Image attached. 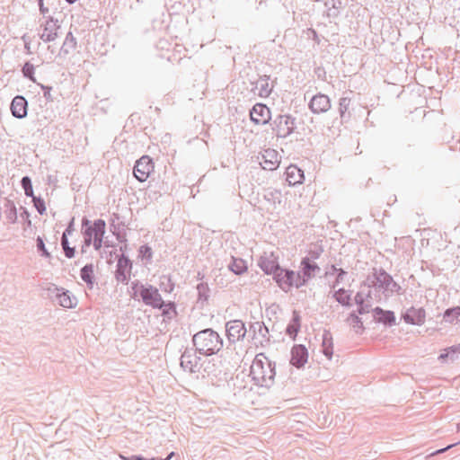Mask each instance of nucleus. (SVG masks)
Listing matches in <instances>:
<instances>
[{
  "mask_svg": "<svg viewBox=\"0 0 460 460\" xmlns=\"http://www.w3.org/2000/svg\"><path fill=\"white\" fill-rule=\"evenodd\" d=\"M265 198L268 200H273L274 203L280 204L281 203V198H282L281 191L278 190H268L266 192V194H265Z\"/></svg>",
  "mask_w": 460,
  "mask_h": 460,
  "instance_id": "58836bf2",
  "label": "nucleus"
},
{
  "mask_svg": "<svg viewBox=\"0 0 460 460\" xmlns=\"http://www.w3.org/2000/svg\"><path fill=\"white\" fill-rule=\"evenodd\" d=\"M457 353H460V343L445 349V352L440 354L438 359L445 360L446 358H450V359L454 361L456 359L455 355Z\"/></svg>",
  "mask_w": 460,
  "mask_h": 460,
  "instance_id": "72a5a7b5",
  "label": "nucleus"
},
{
  "mask_svg": "<svg viewBox=\"0 0 460 460\" xmlns=\"http://www.w3.org/2000/svg\"><path fill=\"white\" fill-rule=\"evenodd\" d=\"M204 286L201 284V285H199L198 286V289H199V293L200 294L201 293V290L204 289Z\"/></svg>",
  "mask_w": 460,
  "mask_h": 460,
  "instance_id": "13d9d810",
  "label": "nucleus"
},
{
  "mask_svg": "<svg viewBox=\"0 0 460 460\" xmlns=\"http://www.w3.org/2000/svg\"><path fill=\"white\" fill-rule=\"evenodd\" d=\"M300 327L299 326H296L295 325L294 323H289L287 327V333L292 337V338H295L297 332L299 331Z\"/></svg>",
  "mask_w": 460,
  "mask_h": 460,
  "instance_id": "49530a36",
  "label": "nucleus"
},
{
  "mask_svg": "<svg viewBox=\"0 0 460 460\" xmlns=\"http://www.w3.org/2000/svg\"><path fill=\"white\" fill-rule=\"evenodd\" d=\"M457 430L460 431V422L457 424Z\"/></svg>",
  "mask_w": 460,
  "mask_h": 460,
  "instance_id": "680f3d73",
  "label": "nucleus"
},
{
  "mask_svg": "<svg viewBox=\"0 0 460 460\" xmlns=\"http://www.w3.org/2000/svg\"><path fill=\"white\" fill-rule=\"evenodd\" d=\"M73 225H74V219L71 220V222L69 223L68 226L66 227L65 232L63 233V234H66V237H67V235H69V234H71L73 233V231H74Z\"/></svg>",
  "mask_w": 460,
  "mask_h": 460,
  "instance_id": "8fccbe9b",
  "label": "nucleus"
},
{
  "mask_svg": "<svg viewBox=\"0 0 460 460\" xmlns=\"http://www.w3.org/2000/svg\"><path fill=\"white\" fill-rule=\"evenodd\" d=\"M161 309H163V314L169 319L175 314V310L172 303H164V305Z\"/></svg>",
  "mask_w": 460,
  "mask_h": 460,
  "instance_id": "37998d69",
  "label": "nucleus"
},
{
  "mask_svg": "<svg viewBox=\"0 0 460 460\" xmlns=\"http://www.w3.org/2000/svg\"><path fill=\"white\" fill-rule=\"evenodd\" d=\"M69 4H74L76 0H66Z\"/></svg>",
  "mask_w": 460,
  "mask_h": 460,
  "instance_id": "bf43d9fd",
  "label": "nucleus"
},
{
  "mask_svg": "<svg viewBox=\"0 0 460 460\" xmlns=\"http://www.w3.org/2000/svg\"><path fill=\"white\" fill-rule=\"evenodd\" d=\"M40 10L42 13H48V8L44 7L43 4H40Z\"/></svg>",
  "mask_w": 460,
  "mask_h": 460,
  "instance_id": "5fc2aeb1",
  "label": "nucleus"
},
{
  "mask_svg": "<svg viewBox=\"0 0 460 460\" xmlns=\"http://www.w3.org/2000/svg\"><path fill=\"white\" fill-rule=\"evenodd\" d=\"M286 175L289 185H296L303 182L304 172L296 165H289L286 170Z\"/></svg>",
  "mask_w": 460,
  "mask_h": 460,
  "instance_id": "4be33fe9",
  "label": "nucleus"
},
{
  "mask_svg": "<svg viewBox=\"0 0 460 460\" xmlns=\"http://www.w3.org/2000/svg\"><path fill=\"white\" fill-rule=\"evenodd\" d=\"M56 300L59 305L65 308H73L76 305L75 297L71 296L69 291L55 288Z\"/></svg>",
  "mask_w": 460,
  "mask_h": 460,
  "instance_id": "412c9836",
  "label": "nucleus"
},
{
  "mask_svg": "<svg viewBox=\"0 0 460 460\" xmlns=\"http://www.w3.org/2000/svg\"><path fill=\"white\" fill-rule=\"evenodd\" d=\"M43 4V0H39V4Z\"/></svg>",
  "mask_w": 460,
  "mask_h": 460,
  "instance_id": "e2e57ef3",
  "label": "nucleus"
},
{
  "mask_svg": "<svg viewBox=\"0 0 460 460\" xmlns=\"http://www.w3.org/2000/svg\"><path fill=\"white\" fill-rule=\"evenodd\" d=\"M130 460H147L142 456H133Z\"/></svg>",
  "mask_w": 460,
  "mask_h": 460,
  "instance_id": "4d7b16f0",
  "label": "nucleus"
},
{
  "mask_svg": "<svg viewBox=\"0 0 460 460\" xmlns=\"http://www.w3.org/2000/svg\"><path fill=\"white\" fill-rule=\"evenodd\" d=\"M61 245L63 247V250L65 252V255L67 258H73L75 256V248H72L68 244V239L66 237V234H62L61 237Z\"/></svg>",
  "mask_w": 460,
  "mask_h": 460,
  "instance_id": "4c0bfd02",
  "label": "nucleus"
},
{
  "mask_svg": "<svg viewBox=\"0 0 460 460\" xmlns=\"http://www.w3.org/2000/svg\"><path fill=\"white\" fill-rule=\"evenodd\" d=\"M279 156L276 150L269 148L261 154L260 164L264 170L273 171L279 167Z\"/></svg>",
  "mask_w": 460,
  "mask_h": 460,
  "instance_id": "9b49d317",
  "label": "nucleus"
},
{
  "mask_svg": "<svg viewBox=\"0 0 460 460\" xmlns=\"http://www.w3.org/2000/svg\"><path fill=\"white\" fill-rule=\"evenodd\" d=\"M405 323L414 325H421L425 322L426 313L422 307H410L402 314Z\"/></svg>",
  "mask_w": 460,
  "mask_h": 460,
  "instance_id": "ddd939ff",
  "label": "nucleus"
},
{
  "mask_svg": "<svg viewBox=\"0 0 460 460\" xmlns=\"http://www.w3.org/2000/svg\"><path fill=\"white\" fill-rule=\"evenodd\" d=\"M140 252H143L145 256L151 257L152 255L151 249L148 246H142Z\"/></svg>",
  "mask_w": 460,
  "mask_h": 460,
  "instance_id": "603ef678",
  "label": "nucleus"
},
{
  "mask_svg": "<svg viewBox=\"0 0 460 460\" xmlns=\"http://www.w3.org/2000/svg\"><path fill=\"white\" fill-rule=\"evenodd\" d=\"M59 28L58 21L49 18L44 25L43 31L40 33V39L46 42L55 40L58 38Z\"/></svg>",
  "mask_w": 460,
  "mask_h": 460,
  "instance_id": "6ab92c4d",
  "label": "nucleus"
},
{
  "mask_svg": "<svg viewBox=\"0 0 460 460\" xmlns=\"http://www.w3.org/2000/svg\"><path fill=\"white\" fill-rule=\"evenodd\" d=\"M81 279L87 284L92 285L93 280V264H86L82 268L80 273Z\"/></svg>",
  "mask_w": 460,
  "mask_h": 460,
  "instance_id": "473e14b6",
  "label": "nucleus"
},
{
  "mask_svg": "<svg viewBox=\"0 0 460 460\" xmlns=\"http://www.w3.org/2000/svg\"><path fill=\"white\" fill-rule=\"evenodd\" d=\"M32 201L34 203V207L36 208L37 211L42 215L46 211L45 202L42 199L38 197H32Z\"/></svg>",
  "mask_w": 460,
  "mask_h": 460,
  "instance_id": "79ce46f5",
  "label": "nucleus"
},
{
  "mask_svg": "<svg viewBox=\"0 0 460 460\" xmlns=\"http://www.w3.org/2000/svg\"><path fill=\"white\" fill-rule=\"evenodd\" d=\"M444 319L447 322L454 323L460 321V307L447 309L444 314Z\"/></svg>",
  "mask_w": 460,
  "mask_h": 460,
  "instance_id": "f704fd0d",
  "label": "nucleus"
},
{
  "mask_svg": "<svg viewBox=\"0 0 460 460\" xmlns=\"http://www.w3.org/2000/svg\"><path fill=\"white\" fill-rule=\"evenodd\" d=\"M373 316L377 322L390 325L394 323L395 321L394 314L392 311H384L380 307H376L373 309Z\"/></svg>",
  "mask_w": 460,
  "mask_h": 460,
  "instance_id": "b1692460",
  "label": "nucleus"
},
{
  "mask_svg": "<svg viewBox=\"0 0 460 460\" xmlns=\"http://www.w3.org/2000/svg\"><path fill=\"white\" fill-rule=\"evenodd\" d=\"M309 108L316 114L326 112L331 108L330 98L325 94L318 93L312 97Z\"/></svg>",
  "mask_w": 460,
  "mask_h": 460,
  "instance_id": "4468645a",
  "label": "nucleus"
},
{
  "mask_svg": "<svg viewBox=\"0 0 460 460\" xmlns=\"http://www.w3.org/2000/svg\"><path fill=\"white\" fill-rule=\"evenodd\" d=\"M453 445H450V446H447V447L445 448H442V449H439L436 452V454H439V453H442V452H445L446 450H447L448 448L452 447Z\"/></svg>",
  "mask_w": 460,
  "mask_h": 460,
  "instance_id": "6e6d98bb",
  "label": "nucleus"
},
{
  "mask_svg": "<svg viewBox=\"0 0 460 460\" xmlns=\"http://www.w3.org/2000/svg\"><path fill=\"white\" fill-rule=\"evenodd\" d=\"M250 117L256 124H266L270 119V111L266 105L257 103L250 111Z\"/></svg>",
  "mask_w": 460,
  "mask_h": 460,
  "instance_id": "2eb2a0df",
  "label": "nucleus"
},
{
  "mask_svg": "<svg viewBox=\"0 0 460 460\" xmlns=\"http://www.w3.org/2000/svg\"><path fill=\"white\" fill-rule=\"evenodd\" d=\"M259 266L266 274H274L279 268L277 257L273 252H264L259 261Z\"/></svg>",
  "mask_w": 460,
  "mask_h": 460,
  "instance_id": "dca6fc26",
  "label": "nucleus"
},
{
  "mask_svg": "<svg viewBox=\"0 0 460 460\" xmlns=\"http://www.w3.org/2000/svg\"><path fill=\"white\" fill-rule=\"evenodd\" d=\"M48 49H49V50H51V52H52V53L54 52V50H53V49H51V47H50V46H49V47H48Z\"/></svg>",
  "mask_w": 460,
  "mask_h": 460,
  "instance_id": "052dcab7",
  "label": "nucleus"
},
{
  "mask_svg": "<svg viewBox=\"0 0 460 460\" xmlns=\"http://www.w3.org/2000/svg\"><path fill=\"white\" fill-rule=\"evenodd\" d=\"M154 170L152 159L147 155H143L136 162L133 173L137 181L143 182L147 180Z\"/></svg>",
  "mask_w": 460,
  "mask_h": 460,
  "instance_id": "0eeeda50",
  "label": "nucleus"
},
{
  "mask_svg": "<svg viewBox=\"0 0 460 460\" xmlns=\"http://www.w3.org/2000/svg\"><path fill=\"white\" fill-rule=\"evenodd\" d=\"M37 248L38 250L41 251L42 252V255L45 256V257H49L50 254L49 252L47 251V249L45 248V243L43 242V239L40 237V236H38L37 238Z\"/></svg>",
  "mask_w": 460,
  "mask_h": 460,
  "instance_id": "a18cd8bd",
  "label": "nucleus"
},
{
  "mask_svg": "<svg viewBox=\"0 0 460 460\" xmlns=\"http://www.w3.org/2000/svg\"><path fill=\"white\" fill-rule=\"evenodd\" d=\"M335 271H339L336 284L333 286V288H336L340 282L344 281L345 278L347 277L348 273L344 271L342 269H337L335 266H332V272L328 271L327 274H332Z\"/></svg>",
  "mask_w": 460,
  "mask_h": 460,
  "instance_id": "ea45409f",
  "label": "nucleus"
},
{
  "mask_svg": "<svg viewBox=\"0 0 460 460\" xmlns=\"http://www.w3.org/2000/svg\"><path fill=\"white\" fill-rule=\"evenodd\" d=\"M256 88L259 90L261 97H268L271 93V87L269 84V77L263 76L257 80Z\"/></svg>",
  "mask_w": 460,
  "mask_h": 460,
  "instance_id": "c85d7f7f",
  "label": "nucleus"
},
{
  "mask_svg": "<svg viewBox=\"0 0 460 460\" xmlns=\"http://www.w3.org/2000/svg\"><path fill=\"white\" fill-rule=\"evenodd\" d=\"M83 226L86 230V232L92 234L93 239L103 238L106 226L104 220L98 219L95 220L93 225H91L90 221L87 218H84Z\"/></svg>",
  "mask_w": 460,
  "mask_h": 460,
  "instance_id": "a211bd4d",
  "label": "nucleus"
},
{
  "mask_svg": "<svg viewBox=\"0 0 460 460\" xmlns=\"http://www.w3.org/2000/svg\"><path fill=\"white\" fill-rule=\"evenodd\" d=\"M229 270L236 275L243 273L246 270V263L242 259H233L232 262L228 266Z\"/></svg>",
  "mask_w": 460,
  "mask_h": 460,
  "instance_id": "7c9ffc66",
  "label": "nucleus"
},
{
  "mask_svg": "<svg viewBox=\"0 0 460 460\" xmlns=\"http://www.w3.org/2000/svg\"><path fill=\"white\" fill-rule=\"evenodd\" d=\"M93 244L95 250H100L102 245V238L93 239Z\"/></svg>",
  "mask_w": 460,
  "mask_h": 460,
  "instance_id": "3c124183",
  "label": "nucleus"
},
{
  "mask_svg": "<svg viewBox=\"0 0 460 460\" xmlns=\"http://www.w3.org/2000/svg\"><path fill=\"white\" fill-rule=\"evenodd\" d=\"M348 322L349 323L350 325H352L356 332H358V329L362 328L361 320L354 313L350 314L349 317L348 318Z\"/></svg>",
  "mask_w": 460,
  "mask_h": 460,
  "instance_id": "a19ab883",
  "label": "nucleus"
},
{
  "mask_svg": "<svg viewBox=\"0 0 460 460\" xmlns=\"http://www.w3.org/2000/svg\"><path fill=\"white\" fill-rule=\"evenodd\" d=\"M350 105V98L349 97H341L339 101V113L341 120H348L350 117L348 112Z\"/></svg>",
  "mask_w": 460,
  "mask_h": 460,
  "instance_id": "c756f323",
  "label": "nucleus"
},
{
  "mask_svg": "<svg viewBox=\"0 0 460 460\" xmlns=\"http://www.w3.org/2000/svg\"><path fill=\"white\" fill-rule=\"evenodd\" d=\"M21 184L22 189L24 190V193L28 197H34L31 180L29 176H24L22 178Z\"/></svg>",
  "mask_w": 460,
  "mask_h": 460,
  "instance_id": "e433bc0d",
  "label": "nucleus"
},
{
  "mask_svg": "<svg viewBox=\"0 0 460 460\" xmlns=\"http://www.w3.org/2000/svg\"><path fill=\"white\" fill-rule=\"evenodd\" d=\"M288 270L281 269L280 267L273 274V279L278 283L279 287L285 292L288 291Z\"/></svg>",
  "mask_w": 460,
  "mask_h": 460,
  "instance_id": "393cba45",
  "label": "nucleus"
},
{
  "mask_svg": "<svg viewBox=\"0 0 460 460\" xmlns=\"http://www.w3.org/2000/svg\"><path fill=\"white\" fill-rule=\"evenodd\" d=\"M321 269L319 266L309 258H304L300 263L299 272L301 273V278L305 279V284L311 279L314 278L317 274H319Z\"/></svg>",
  "mask_w": 460,
  "mask_h": 460,
  "instance_id": "f8f14e48",
  "label": "nucleus"
},
{
  "mask_svg": "<svg viewBox=\"0 0 460 460\" xmlns=\"http://www.w3.org/2000/svg\"><path fill=\"white\" fill-rule=\"evenodd\" d=\"M193 344L196 350L203 355H213L223 347V341L219 334L212 329L199 332L193 336Z\"/></svg>",
  "mask_w": 460,
  "mask_h": 460,
  "instance_id": "f03ea898",
  "label": "nucleus"
},
{
  "mask_svg": "<svg viewBox=\"0 0 460 460\" xmlns=\"http://www.w3.org/2000/svg\"><path fill=\"white\" fill-rule=\"evenodd\" d=\"M288 291L291 288L295 287L299 288L303 287L305 284V279L301 278V273L299 270L297 272L293 270H288Z\"/></svg>",
  "mask_w": 460,
  "mask_h": 460,
  "instance_id": "cd10ccee",
  "label": "nucleus"
},
{
  "mask_svg": "<svg viewBox=\"0 0 460 460\" xmlns=\"http://www.w3.org/2000/svg\"><path fill=\"white\" fill-rule=\"evenodd\" d=\"M173 455H174V453L172 452L165 459L151 458V459H147V460H170L173 456Z\"/></svg>",
  "mask_w": 460,
  "mask_h": 460,
  "instance_id": "864d4df0",
  "label": "nucleus"
},
{
  "mask_svg": "<svg viewBox=\"0 0 460 460\" xmlns=\"http://www.w3.org/2000/svg\"><path fill=\"white\" fill-rule=\"evenodd\" d=\"M196 351L186 349L181 357V367L190 373H197L201 367V358L197 356Z\"/></svg>",
  "mask_w": 460,
  "mask_h": 460,
  "instance_id": "6e6552de",
  "label": "nucleus"
},
{
  "mask_svg": "<svg viewBox=\"0 0 460 460\" xmlns=\"http://www.w3.org/2000/svg\"><path fill=\"white\" fill-rule=\"evenodd\" d=\"M84 243H85V245L89 246L93 242V236L90 233L86 232L85 229H84Z\"/></svg>",
  "mask_w": 460,
  "mask_h": 460,
  "instance_id": "de8ad7c7",
  "label": "nucleus"
},
{
  "mask_svg": "<svg viewBox=\"0 0 460 460\" xmlns=\"http://www.w3.org/2000/svg\"><path fill=\"white\" fill-rule=\"evenodd\" d=\"M291 323H294L295 325L300 327V315H299L298 312H296V311L293 312V318H292Z\"/></svg>",
  "mask_w": 460,
  "mask_h": 460,
  "instance_id": "09e8293b",
  "label": "nucleus"
},
{
  "mask_svg": "<svg viewBox=\"0 0 460 460\" xmlns=\"http://www.w3.org/2000/svg\"><path fill=\"white\" fill-rule=\"evenodd\" d=\"M296 128V119L290 115L281 114L273 120V131L278 137H287L291 135Z\"/></svg>",
  "mask_w": 460,
  "mask_h": 460,
  "instance_id": "20e7f679",
  "label": "nucleus"
},
{
  "mask_svg": "<svg viewBox=\"0 0 460 460\" xmlns=\"http://www.w3.org/2000/svg\"><path fill=\"white\" fill-rule=\"evenodd\" d=\"M4 212L9 223L14 224L17 220V210L13 201L4 199Z\"/></svg>",
  "mask_w": 460,
  "mask_h": 460,
  "instance_id": "a878e982",
  "label": "nucleus"
},
{
  "mask_svg": "<svg viewBox=\"0 0 460 460\" xmlns=\"http://www.w3.org/2000/svg\"><path fill=\"white\" fill-rule=\"evenodd\" d=\"M371 292L372 290L370 286L364 285L363 287H361L360 290L356 294L355 303L358 306V312L359 314L369 313L370 310L373 311L372 306L374 299L372 297Z\"/></svg>",
  "mask_w": 460,
  "mask_h": 460,
  "instance_id": "423d86ee",
  "label": "nucleus"
},
{
  "mask_svg": "<svg viewBox=\"0 0 460 460\" xmlns=\"http://www.w3.org/2000/svg\"><path fill=\"white\" fill-rule=\"evenodd\" d=\"M335 299L343 305H349L350 296L344 290V288H339L334 294Z\"/></svg>",
  "mask_w": 460,
  "mask_h": 460,
  "instance_id": "c9c22d12",
  "label": "nucleus"
},
{
  "mask_svg": "<svg viewBox=\"0 0 460 460\" xmlns=\"http://www.w3.org/2000/svg\"><path fill=\"white\" fill-rule=\"evenodd\" d=\"M308 352L304 345H295L291 349L290 363L297 368L304 367L307 362Z\"/></svg>",
  "mask_w": 460,
  "mask_h": 460,
  "instance_id": "f3484780",
  "label": "nucleus"
},
{
  "mask_svg": "<svg viewBox=\"0 0 460 460\" xmlns=\"http://www.w3.org/2000/svg\"><path fill=\"white\" fill-rule=\"evenodd\" d=\"M323 352L328 359H331L333 354L332 338L330 334L324 333L323 337Z\"/></svg>",
  "mask_w": 460,
  "mask_h": 460,
  "instance_id": "2f4dec72",
  "label": "nucleus"
},
{
  "mask_svg": "<svg viewBox=\"0 0 460 460\" xmlns=\"http://www.w3.org/2000/svg\"><path fill=\"white\" fill-rule=\"evenodd\" d=\"M250 331L253 332L252 340L256 346H266L269 341V330L261 322H255L251 324Z\"/></svg>",
  "mask_w": 460,
  "mask_h": 460,
  "instance_id": "9d476101",
  "label": "nucleus"
},
{
  "mask_svg": "<svg viewBox=\"0 0 460 460\" xmlns=\"http://www.w3.org/2000/svg\"><path fill=\"white\" fill-rule=\"evenodd\" d=\"M244 323L240 320L229 321L226 324V332L229 342H236L244 338L246 334Z\"/></svg>",
  "mask_w": 460,
  "mask_h": 460,
  "instance_id": "1a4fd4ad",
  "label": "nucleus"
},
{
  "mask_svg": "<svg viewBox=\"0 0 460 460\" xmlns=\"http://www.w3.org/2000/svg\"><path fill=\"white\" fill-rule=\"evenodd\" d=\"M75 47H76V40L74 37L73 33L71 31H69L66 34V39H65V40L63 42V45H62V47L60 49L59 55H61V54L67 55L73 49H75Z\"/></svg>",
  "mask_w": 460,
  "mask_h": 460,
  "instance_id": "bb28decb",
  "label": "nucleus"
},
{
  "mask_svg": "<svg viewBox=\"0 0 460 460\" xmlns=\"http://www.w3.org/2000/svg\"><path fill=\"white\" fill-rule=\"evenodd\" d=\"M372 283L378 288L383 289L386 295L397 293L401 289V287L385 270L376 272L375 274V280Z\"/></svg>",
  "mask_w": 460,
  "mask_h": 460,
  "instance_id": "39448f33",
  "label": "nucleus"
},
{
  "mask_svg": "<svg viewBox=\"0 0 460 460\" xmlns=\"http://www.w3.org/2000/svg\"><path fill=\"white\" fill-rule=\"evenodd\" d=\"M250 376L256 385L269 387L274 382V365L263 353H259L252 363Z\"/></svg>",
  "mask_w": 460,
  "mask_h": 460,
  "instance_id": "f257e3e1",
  "label": "nucleus"
},
{
  "mask_svg": "<svg viewBox=\"0 0 460 460\" xmlns=\"http://www.w3.org/2000/svg\"><path fill=\"white\" fill-rule=\"evenodd\" d=\"M27 104V101L23 96H15L11 103L12 114L18 119L26 117Z\"/></svg>",
  "mask_w": 460,
  "mask_h": 460,
  "instance_id": "aec40b11",
  "label": "nucleus"
},
{
  "mask_svg": "<svg viewBox=\"0 0 460 460\" xmlns=\"http://www.w3.org/2000/svg\"><path fill=\"white\" fill-rule=\"evenodd\" d=\"M22 73L26 77L32 78L34 73V66L32 64L27 62L22 67Z\"/></svg>",
  "mask_w": 460,
  "mask_h": 460,
  "instance_id": "c03bdc74",
  "label": "nucleus"
},
{
  "mask_svg": "<svg viewBox=\"0 0 460 460\" xmlns=\"http://www.w3.org/2000/svg\"><path fill=\"white\" fill-rule=\"evenodd\" d=\"M131 267L128 259L121 257L117 264L116 279L119 282L126 283L128 281V269Z\"/></svg>",
  "mask_w": 460,
  "mask_h": 460,
  "instance_id": "5701e85b",
  "label": "nucleus"
},
{
  "mask_svg": "<svg viewBox=\"0 0 460 460\" xmlns=\"http://www.w3.org/2000/svg\"><path fill=\"white\" fill-rule=\"evenodd\" d=\"M132 288L135 294H139L146 305H150L154 308H162L164 305V301L156 288L151 285L146 287L137 283Z\"/></svg>",
  "mask_w": 460,
  "mask_h": 460,
  "instance_id": "7ed1b4c3",
  "label": "nucleus"
}]
</instances>
